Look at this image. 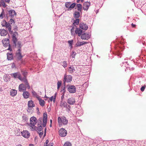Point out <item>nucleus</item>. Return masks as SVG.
Wrapping results in <instances>:
<instances>
[{
	"instance_id": "obj_1",
	"label": "nucleus",
	"mask_w": 146,
	"mask_h": 146,
	"mask_svg": "<svg viewBox=\"0 0 146 146\" xmlns=\"http://www.w3.org/2000/svg\"><path fill=\"white\" fill-rule=\"evenodd\" d=\"M82 33L83 31L82 30L80 29H79L78 28H76L75 33L76 34H78L79 36H81V38L82 39L88 40L90 37V35L89 33H85L82 34Z\"/></svg>"
},
{
	"instance_id": "obj_2",
	"label": "nucleus",
	"mask_w": 146,
	"mask_h": 146,
	"mask_svg": "<svg viewBox=\"0 0 146 146\" xmlns=\"http://www.w3.org/2000/svg\"><path fill=\"white\" fill-rule=\"evenodd\" d=\"M30 122L29 125L30 127V129L32 131L36 130V127L35 125L37 122L36 118L34 116L32 117L30 119Z\"/></svg>"
},
{
	"instance_id": "obj_3",
	"label": "nucleus",
	"mask_w": 146,
	"mask_h": 146,
	"mask_svg": "<svg viewBox=\"0 0 146 146\" xmlns=\"http://www.w3.org/2000/svg\"><path fill=\"white\" fill-rule=\"evenodd\" d=\"M17 13L13 9L7 10L5 15V17L7 19L9 18H13L14 16H16Z\"/></svg>"
},
{
	"instance_id": "obj_4",
	"label": "nucleus",
	"mask_w": 146,
	"mask_h": 146,
	"mask_svg": "<svg viewBox=\"0 0 146 146\" xmlns=\"http://www.w3.org/2000/svg\"><path fill=\"white\" fill-rule=\"evenodd\" d=\"M11 35L12 36V40L13 42V46L16 47V42L17 41V37L18 36V33L17 32H13L10 33Z\"/></svg>"
},
{
	"instance_id": "obj_5",
	"label": "nucleus",
	"mask_w": 146,
	"mask_h": 146,
	"mask_svg": "<svg viewBox=\"0 0 146 146\" xmlns=\"http://www.w3.org/2000/svg\"><path fill=\"white\" fill-rule=\"evenodd\" d=\"M1 25L3 27H5L7 29L10 33H12L11 30V26L9 23L7 22L5 20H3L1 22Z\"/></svg>"
},
{
	"instance_id": "obj_6",
	"label": "nucleus",
	"mask_w": 146,
	"mask_h": 146,
	"mask_svg": "<svg viewBox=\"0 0 146 146\" xmlns=\"http://www.w3.org/2000/svg\"><path fill=\"white\" fill-rule=\"evenodd\" d=\"M58 123L60 126L62 124L65 125H66L68 123V120L66 119L65 117L64 116L61 117H58Z\"/></svg>"
},
{
	"instance_id": "obj_7",
	"label": "nucleus",
	"mask_w": 146,
	"mask_h": 146,
	"mask_svg": "<svg viewBox=\"0 0 146 146\" xmlns=\"http://www.w3.org/2000/svg\"><path fill=\"white\" fill-rule=\"evenodd\" d=\"M72 78L70 75H67L66 74H65L63 78V82L64 86L65 87L66 82H70L72 81Z\"/></svg>"
},
{
	"instance_id": "obj_8",
	"label": "nucleus",
	"mask_w": 146,
	"mask_h": 146,
	"mask_svg": "<svg viewBox=\"0 0 146 146\" xmlns=\"http://www.w3.org/2000/svg\"><path fill=\"white\" fill-rule=\"evenodd\" d=\"M2 42L4 46L5 47L9 46L7 50H9L10 51H12V49L11 47L10 44H9V40L8 38H5L3 39Z\"/></svg>"
},
{
	"instance_id": "obj_9",
	"label": "nucleus",
	"mask_w": 146,
	"mask_h": 146,
	"mask_svg": "<svg viewBox=\"0 0 146 146\" xmlns=\"http://www.w3.org/2000/svg\"><path fill=\"white\" fill-rule=\"evenodd\" d=\"M66 88L67 90L70 93H74L76 91V88L75 86L74 85H67Z\"/></svg>"
},
{
	"instance_id": "obj_10",
	"label": "nucleus",
	"mask_w": 146,
	"mask_h": 146,
	"mask_svg": "<svg viewBox=\"0 0 146 146\" xmlns=\"http://www.w3.org/2000/svg\"><path fill=\"white\" fill-rule=\"evenodd\" d=\"M10 74L11 77L13 78L14 79L18 78L21 81L23 79H22V78L21 76V75L19 72H15Z\"/></svg>"
},
{
	"instance_id": "obj_11",
	"label": "nucleus",
	"mask_w": 146,
	"mask_h": 146,
	"mask_svg": "<svg viewBox=\"0 0 146 146\" xmlns=\"http://www.w3.org/2000/svg\"><path fill=\"white\" fill-rule=\"evenodd\" d=\"M28 109L27 110V111L29 113H32V112L31 111L33 109V107H35V105L34 104L32 100L29 101L28 103Z\"/></svg>"
},
{
	"instance_id": "obj_12",
	"label": "nucleus",
	"mask_w": 146,
	"mask_h": 146,
	"mask_svg": "<svg viewBox=\"0 0 146 146\" xmlns=\"http://www.w3.org/2000/svg\"><path fill=\"white\" fill-rule=\"evenodd\" d=\"M59 135L62 137H64L67 135V131L64 128H61L59 131Z\"/></svg>"
},
{
	"instance_id": "obj_13",
	"label": "nucleus",
	"mask_w": 146,
	"mask_h": 146,
	"mask_svg": "<svg viewBox=\"0 0 146 146\" xmlns=\"http://www.w3.org/2000/svg\"><path fill=\"white\" fill-rule=\"evenodd\" d=\"M47 120V115L45 113L43 114V126L45 127L46 126Z\"/></svg>"
},
{
	"instance_id": "obj_14",
	"label": "nucleus",
	"mask_w": 146,
	"mask_h": 146,
	"mask_svg": "<svg viewBox=\"0 0 146 146\" xmlns=\"http://www.w3.org/2000/svg\"><path fill=\"white\" fill-rule=\"evenodd\" d=\"M88 28V26L86 25V24L84 23H81L79 25V28L78 29H81L84 30H86Z\"/></svg>"
},
{
	"instance_id": "obj_15",
	"label": "nucleus",
	"mask_w": 146,
	"mask_h": 146,
	"mask_svg": "<svg viewBox=\"0 0 146 146\" xmlns=\"http://www.w3.org/2000/svg\"><path fill=\"white\" fill-rule=\"evenodd\" d=\"M21 51L20 49H18L16 53V56L17 59L19 60H21L23 57V56L21 54Z\"/></svg>"
},
{
	"instance_id": "obj_16",
	"label": "nucleus",
	"mask_w": 146,
	"mask_h": 146,
	"mask_svg": "<svg viewBox=\"0 0 146 146\" xmlns=\"http://www.w3.org/2000/svg\"><path fill=\"white\" fill-rule=\"evenodd\" d=\"M60 104V106L61 107L66 108H70L69 105H68L67 103L65 101H61Z\"/></svg>"
},
{
	"instance_id": "obj_17",
	"label": "nucleus",
	"mask_w": 146,
	"mask_h": 146,
	"mask_svg": "<svg viewBox=\"0 0 146 146\" xmlns=\"http://www.w3.org/2000/svg\"><path fill=\"white\" fill-rule=\"evenodd\" d=\"M90 5V3L89 2H86L84 3L82 8L84 10L87 11Z\"/></svg>"
},
{
	"instance_id": "obj_18",
	"label": "nucleus",
	"mask_w": 146,
	"mask_h": 146,
	"mask_svg": "<svg viewBox=\"0 0 146 146\" xmlns=\"http://www.w3.org/2000/svg\"><path fill=\"white\" fill-rule=\"evenodd\" d=\"M22 135L26 138H28L30 136V133L27 130H24L21 132Z\"/></svg>"
},
{
	"instance_id": "obj_19",
	"label": "nucleus",
	"mask_w": 146,
	"mask_h": 146,
	"mask_svg": "<svg viewBox=\"0 0 146 146\" xmlns=\"http://www.w3.org/2000/svg\"><path fill=\"white\" fill-rule=\"evenodd\" d=\"M61 92H62V96L61 98V101H63V99L64 98V94L66 92V90L65 87L61 88Z\"/></svg>"
},
{
	"instance_id": "obj_20",
	"label": "nucleus",
	"mask_w": 146,
	"mask_h": 146,
	"mask_svg": "<svg viewBox=\"0 0 146 146\" xmlns=\"http://www.w3.org/2000/svg\"><path fill=\"white\" fill-rule=\"evenodd\" d=\"M67 103L71 105H72L74 104L75 102V98L71 97L68 98L67 100Z\"/></svg>"
},
{
	"instance_id": "obj_21",
	"label": "nucleus",
	"mask_w": 146,
	"mask_h": 146,
	"mask_svg": "<svg viewBox=\"0 0 146 146\" xmlns=\"http://www.w3.org/2000/svg\"><path fill=\"white\" fill-rule=\"evenodd\" d=\"M7 31L5 29H0V35L1 36H6L7 34Z\"/></svg>"
},
{
	"instance_id": "obj_22",
	"label": "nucleus",
	"mask_w": 146,
	"mask_h": 146,
	"mask_svg": "<svg viewBox=\"0 0 146 146\" xmlns=\"http://www.w3.org/2000/svg\"><path fill=\"white\" fill-rule=\"evenodd\" d=\"M74 17L75 19H78L80 16V12L79 11H75L73 14Z\"/></svg>"
},
{
	"instance_id": "obj_23",
	"label": "nucleus",
	"mask_w": 146,
	"mask_h": 146,
	"mask_svg": "<svg viewBox=\"0 0 146 146\" xmlns=\"http://www.w3.org/2000/svg\"><path fill=\"white\" fill-rule=\"evenodd\" d=\"M7 58L8 60H11L13 58V54L12 53L8 52L7 54Z\"/></svg>"
},
{
	"instance_id": "obj_24",
	"label": "nucleus",
	"mask_w": 146,
	"mask_h": 146,
	"mask_svg": "<svg viewBox=\"0 0 146 146\" xmlns=\"http://www.w3.org/2000/svg\"><path fill=\"white\" fill-rule=\"evenodd\" d=\"M17 94V91L15 89H12L10 92V95L12 96H14Z\"/></svg>"
},
{
	"instance_id": "obj_25",
	"label": "nucleus",
	"mask_w": 146,
	"mask_h": 146,
	"mask_svg": "<svg viewBox=\"0 0 146 146\" xmlns=\"http://www.w3.org/2000/svg\"><path fill=\"white\" fill-rule=\"evenodd\" d=\"M21 81L25 83V85L27 87L28 89H29L30 88V86L29 85V83L28 82L27 80V79L24 78L23 79V80Z\"/></svg>"
},
{
	"instance_id": "obj_26",
	"label": "nucleus",
	"mask_w": 146,
	"mask_h": 146,
	"mask_svg": "<svg viewBox=\"0 0 146 146\" xmlns=\"http://www.w3.org/2000/svg\"><path fill=\"white\" fill-rule=\"evenodd\" d=\"M75 71V68L73 66H71L69 67L68 71L70 73H72Z\"/></svg>"
},
{
	"instance_id": "obj_27",
	"label": "nucleus",
	"mask_w": 146,
	"mask_h": 146,
	"mask_svg": "<svg viewBox=\"0 0 146 146\" xmlns=\"http://www.w3.org/2000/svg\"><path fill=\"white\" fill-rule=\"evenodd\" d=\"M87 43L88 42L84 41H83L82 42H78L76 44L75 46L76 47L80 46Z\"/></svg>"
},
{
	"instance_id": "obj_28",
	"label": "nucleus",
	"mask_w": 146,
	"mask_h": 146,
	"mask_svg": "<svg viewBox=\"0 0 146 146\" xmlns=\"http://www.w3.org/2000/svg\"><path fill=\"white\" fill-rule=\"evenodd\" d=\"M23 95L24 98L27 99L29 98V94L27 91L24 92L23 94Z\"/></svg>"
},
{
	"instance_id": "obj_29",
	"label": "nucleus",
	"mask_w": 146,
	"mask_h": 146,
	"mask_svg": "<svg viewBox=\"0 0 146 146\" xmlns=\"http://www.w3.org/2000/svg\"><path fill=\"white\" fill-rule=\"evenodd\" d=\"M39 101V104L42 106H44V105L45 102L44 100H42L41 98H39L37 99Z\"/></svg>"
},
{
	"instance_id": "obj_30",
	"label": "nucleus",
	"mask_w": 146,
	"mask_h": 146,
	"mask_svg": "<svg viewBox=\"0 0 146 146\" xmlns=\"http://www.w3.org/2000/svg\"><path fill=\"white\" fill-rule=\"evenodd\" d=\"M76 19L74 20V22L72 24V26H74L76 25H78L80 20L79 19Z\"/></svg>"
},
{
	"instance_id": "obj_31",
	"label": "nucleus",
	"mask_w": 146,
	"mask_h": 146,
	"mask_svg": "<svg viewBox=\"0 0 146 146\" xmlns=\"http://www.w3.org/2000/svg\"><path fill=\"white\" fill-rule=\"evenodd\" d=\"M76 5V3H73L70 4V5L69 8L67 10L70 11L72 9H73Z\"/></svg>"
},
{
	"instance_id": "obj_32",
	"label": "nucleus",
	"mask_w": 146,
	"mask_h": 146,
	"mask_svg": "<svg viewBox=\"0 0 146 146\" xmlns=\"http://www.w3.org/2000/svg\"><path fill=\"white\" fill-rule=\"evenodd\" d=\"M21 72L23 76H24V77L22 78V79H23L24 78L27 79L26 77L27 76V72L25 70H22L21 71Z\"/></svg>"
},
{
	"instance_id": "obj_33",
	"label": "nucleus",
	"mask_w": 146,
	"mask_h": 146,
	"mask_svg": "<svg viewBox=\"0 0 146 146\" xmlns=\"http://www.w3.org/2000/svg\"><path fill=\"white\" fill-rule=\"evenodd\" d=\"M76 6L77 8V10L80 12L82 10V5L80 4H78L76 5Z\"/></svg>"
},
{
	"instance_id": "obj_34",
	"label": "nucleus",
	"mask_w": 146,
	"mask_h": 146,
	"mask_svg": "<svg viewBox=\"0 0 146 146\" xmlns=\"http://www.w3.org/2000/svg\"><path fill=\"white\" fill-rule=\"evenodd\" d=\"M19 91H20L24 90H25V88L24 87V84H20L19 86Z\"/></svg>"
},
{
	"instance_id": "obj_35",
	"label": "nucleus",
	"mask_w": 146,
	"mask_h": 146,
	"mask_svg": "<svg viewBox=\"0 0 146 146\" xmlns=\"http://www.w3.org/2000/svg\"><path fill=\"white\" fill-rule=\"evenodd\" d=\"M17 42V44H16V47H15V46H13L14 47H17L18 48V49H20L21 47V42L20 41H18Z\"/></svg>"
},
{
	"instance_id": "obj_36",
	"label": "nucleus",
	"mask_w": 146,
	"mask_h": 146,
	"mask_svg": "<svg viewBox=\"0 0 146 146\" xmlns=\"http://www.w3.org/2000/svg\"><path fill=\"white\" fill-rule=\"evenodd\" d=\"M32 93L33 95V96L35 97L37 99L38 98H39V96L37 94V93L36 92H35V91L33 90L32 91Z\"/></svg>"
},
{
	"instance_id": "obj_37",
	"label": "nucleus",
	"mask_w": 146,
	"mask_h": 146,
	"mask_svg": "<svg viewBox=\"0 0 146 146\" xmlns=\"http://www.w3.org/2000/svg\"><path fill=\"white\" fill-rule=\"evenodd\" d=\"M22 118H23V121L25 122L26 121L27 122L28 120V118L26 116V115L23 114V115L22 116Z\"/></svg>"
},
{
	"instance_id": "obj_38",
	"label": "nucleus",
	"mask_w": 146,
	"mask_h": 146,
	"mask_svg": "<svg viewBox=\"0 0 146 146\" xmlns=\"http://www.w3.org/2000/svg\"><path fill=\"white\" fill-rule=\"evenodd\" d=\"M71 3L70 2H66L65 3V6L67 8H69L70 5Z\"/></svg>"
},
{
	"instance_id": "obj_39",
	"label": "nucleus",
	"mask_w": 146,
	"mask_h": 146,
	"mask_svg": "<svg viewBox=\"0 0 146 146\" xmlns=\"http://www.w3.org/2000/svg\"><path fill=\"white\" fill-rule=\"evenodd\" d=\"M10 18V20L8 22V23H10V24L11 25L13 23L15 24V21L12 19L13 18Z\"/></svg>"
},
{
	"instance_id": "obj_40",
	"label": "nucleus",
	"mask_w": 146,
	"mask_h": 146,
	"mask_svg": "<svg viewBox=\"0 0 146 146\" xmlns=\"http://www.w3.org/2000/svg\"><path fill=\"white\" fill-rule=\"evenodd\" d=\"M62 66L64 68H66L67 66V62L66 61H64L62 62Z\"/></svg>"
},
{
	"instance_id": "obj_41",
	"label": "nucleus",
	"mask_w": 146,
	"mask_h": 146,
	"mask_svg": "<svg viewBox=\"0 0 146 146\" xmlns=\"http://www.w3.org/2000/svg\"><path fill=\"white\" fill-rule=\"evenodd\" d=\"M55 99H56V96L55 95L54 97H53V96H51L49 98L50 100V101H52V100H53V101L54 102L55 101Z\"/></svg>"
},
{
	"instance_id": "obj_42",
	"label": "nucleus",
	"mask_w": 146,
	"mask_h": 146,
	"mask_svg": "<svg viewBox=\"0 0 146 146\" xmlns=\"http://www.w3.org/2000/svg\"><path fill=\"white\" fill-rule=\"evenodd\" d=\"M76 54V52L74 51H72L71 53V55L72 56V57L73 58H75V56Z\"/></svg>"
},
{
	"instance_id": "obj_43",
	"label": "nucleus",
	"mask_w": 146,
	"mask_h": 146,
	"mask_svg": "<svg viewBox=\"0 0 146 146\" xmlns=\"http://www.w3.org/2000/svg\"><path fill=\"white\" fill-rule=\"evenodd\" d=\"M63 146H72V144L70 142H67L64 144Z\"/></svg>"
},
{
	"instance_id": "obj_44",
	"label": "nucleus",
	"mask_w": 146,
	"mask_h": 146,
	"mask_svg": "<svg viewBox=\"0 0 146 146\" xmlns=\"http://www.w3.org/2000/svg\"><path fill=\"white\" fill-rule=\"evenodd\" d=\"M57 89H58L60 87V86L61 84V82L58 81L57 83Z\"/></svg>"
},
{
	"instance_id": "obj_45",
	"label": "nucleus",
	"mask_w": 146,
	"mask_h": 146,
	"mask_svg": "<svg viewBox=\"0 0 146 146\" xmlns=\"http://www.w3.org/2000/svg\"><path fill=\"white\" fill-rule=\"evenodd\" d=\"M36 129H37L39 131H41L42 129V126L40 125L38 126V127H36Z\"/></svg>"
},
{
	"instance_id": "obj_46",
	"label": "nucleus",
	"mask_w": 146,
	"mask_h": 146,
	"mask_svg": "<svg viewBox=\"0 0 146 146\" xmlns=\"http://www.w3.org/2000/svg\"><path fill=\"white\" fill-rule=\"evenodd\" d=\"M73 40H69L68 41V43L69 44V46H71L72 47V46L73 42Z\"/></svg>"
},
{
	"instance_id": "obj_47",
	"label": "nucleus",
	"mask_w": 146,
	"mask_h": 146,
	"mask_svg": "<svg viewBox=\"0 0 146 146\" xmlns=\"http://www.w3.org/2000/svg\"><path fill=\"white\" fill-rule=\"evenodd\" d=\"M0 2H1V3L3 4V7L5 8L6 7V5L5 3L4 2V0H0Z\"/></svg>"
},
{
	"instance_id": "obj_48",
	"label": "nucleus",
	"mask_w": 146,
	"mask_h": 146,
	"mask_svg": "<svg viewBox=\"0 0 146 146\" xmlns=\"http://www.w3.org/2000/svg\"><path fill=\"white\" fill-rule=\"evenodd\" d=\"M74 26H73L71 30V32L72 35H73V34H74Z\"/></svg>"
},
{
	"instance_id": "obj_49",
	"label": "nucleus",
	"mask_w": 146,
	"mask_h": 146,
	"mask_svg": "<svg viewBox=\"0 0 146 146\" xmlns=\"http://www.w3.org/2000/svg\"><path fill=\"white\" fill-rule=\"evenodd\" d=\"M49 142V141L48 140H47L46 141V145H44V146H50L51 145H50V143L49 144H48V145H47L48 143Z\"/></svg>"
},
{
	"instance_id": "obj_50",
	"label": "nucleus",
	"mask_w": 146,
	"mask_h": 146,
	"mask_svg": "<svg viewBox=\"0 0 146 146\" xmlns=\"http://www.w3.org/2000/svg\"><path fill=\"white\" fill-rule=\"evenodd\" d=\"M4 12L3 9V11L1 14L0 15V18L3 19V15Z\"/></svg>"
},
{
	"instance_id": "obj_51",
	"label": "nucleus",
	"mask_w": 146,
	"mask_h": 146,
	"mask_svg": "<svg viewBox=\"0 0 146 146\" xmlns=\"http://www.w3.org/2000/svg\"><path fill=\"white\" fill-rule=\"evenodd\" d=\"M145 87L144 86H143L141 88V90L142 91H143L145 90Z\"/></svg>"
},
{
	"instance_id": "obj_52",
	"label": "nucleus",
	"mask_w": 146,
	"mask_h": 146,
	"mask_svg": "<svg viewBox=\"0 0 146 146\" xmlns=\"http://www.w3.org/2000/svg\"><path fill=\"white\" fill-rule=\"evenodd\" d=\"M13 30L15 31H17V26H14Z\"/></svg>"
},
{
	"instance_id": "obj_53",
	"label": "nucleus",
	"mask_w": 146,
	"mask_h": 146,
	"mask_svg": "<svg viewBox=\"0 0 146 146\" xmlns=\"http://www.w3.org/2000/svg\"><path fill=\"white\" fill-rule=\"evenodd\" d=\"M43 134V133L42 132H40V133H39V135H40V136H42V135Z\"/></svg>"
},
{
	"instance_id": "obj_54",
	"label": "nucleus",
	"mask_w": 146,
	"mask_h": 146,
	"mask_svg": "<svg viewBox=\"0 0 146 146\" xmlns=\"http://www.w3.org/2000/svg\"><path fill=\"white\" fill-rule=\"evenodd\" d=\"M4 1L5 2H7V3H9V1H10V0H4Z\"/></svg>"
},
{
	"instance_id": "obj_55",
	"label": "nucleus",
	"mask_w": 146,
	"mask_h": 146,
	"mask_svg": "<svg viewBox=\"0 0 146 146\" xmlns=\"http://www.w3.org/2000/svg\"><path fill=\"white\" fill-rule=\"evenodd\" d=\"M131 25L133 27H135L136 26L135 25L133 24V23L131 24Z\"/></svg>"
},
{
	"instance_id": "obj_56",
	"label": "nucleus",
	"mask_w": 146,
	"mask_h": 146,
	"mask_svg": "<svg viewBox=\"0 0 146 146\" xmlns=\"http://www.w3.org/2000/svg\"><path fill=\"white\" fill-rule=\"evenodd\" d=\"M16 146H22V145L21 144H18Z\"/></svg>"
},
{
	"instance_id": "obj_57",
	"label": "nucleus",
	"mask_w": 146,
	"mask_h": 146,
	"mask_svg": "<svg viewBox=\"0 0 146 146\" xmlns=\"http://www.w3.org/2000/svg\"><path fill=\"white\" fill-rule=\"evenodd\" d=\"M15 66V65H14V63H13L12 64V68H14Z\"/></svg>"
},
{
	"instance_id": "obj_58",
	"label": "nucleus",
	"mask_w": 146,
	"mask_h": 146,
	"mask_svg": "<svg viewBox=\"0 0 146 146\" xmlns=\"http://www.w3.org/2000/svg\"><path fill=\"white\" fill-rule=\"evenodd\" d=\"M29 146H35V145L33 144H30L29 145Z\"/></svg>"
},
{
	"instance_id": "obj_59",
	"label": "nucleus",
	"mask_w": 146,
	"mask_h": 146,
	"mask_svg": "<svg viewBox=\"0 0 146 146\" xmlns=\"http://www.w3.org/2000/svg\"><path fill=\"white\" fill-rule=\"evenodd\" d=\"M80 0H77V2L78 3H79L80 2Z\"/></svg>"
},
{
	"instance_id": "obj_60",
	"label": "nucleus",
	"mask_w": 146,
	"mask_h": 146,
	"mask_svg": "<svg viewBox=\"0 0 146 146\" xmlns=\"http://www.w3.org/2000/svg\"><path fill=\"white\" fill-rule=\"evenodd\" d=\"M84 0H80L81 2H83Z\"/></svg>"
},
{
	"instance_id": "obj_61",
	"label": "nucleus",
	"mask_w": 146,
	"mask_h": 146,
	"mask_svg": "<svg viewBox=\"0 0 146 146\" xmlns=\"http://www.w3.org/2000/svg\"><path fill=\"white\" fill-rule=\"evenodd\" d=\"M50 123H51V124H52V120L51 119H50Z\"/></svg>"
},
{
	"instance_id": "obj_62",
	"label": "nucleus",
	"mask_w": 146,
	"mask_h": 146,
	"mask_svg": "<svg viewBox=\"0 0 146 146\" xmlns=\"http://www.w3.org/2000/svg\"><path fill=\"white\" fill-rule=\"evenodd\" d=\"M50 127H51V126H52V124H51V123H50Z\"/></svg>"
},
{
	"instance_id": "obj_63",
	"label": "nucleus",
	"mask_w": 146,
	"mask_h": 146,
	"mask_svg": "<svg viewBox=\"0 0 146 146\" xmlns=\"http://www.w3.org/2000/svg\"><path fill=\"white\" fill-rule=\"evenodd\" d=\"M44 98H47V97L46 96V95H45L44 96Z\"/></svg>"
},
{
	"instance_id": "obj_64",
	"label": "nucleus",
	"mask_w": 146,
	"mask_h": 146,
	"mask_svg": "<svg viewBox=\"0 0 146 146\" xmlns=\"http://www.w3.org/2000/svg\"><path fill=\"white\" fill-rule=\"evenodd\" d=\"M37 110H39V109L38 108H37V109H36Z\"/></svg>"
}]
</instances>
